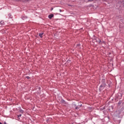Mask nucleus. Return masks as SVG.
<instances>
[{
    "label": "nucleus",
    "instance_id": "2",
    "mask_svg": "<svg viewBox=\"0 0 124 124\" xmlns=\"http://www.w3.org/2000/svg\"><path fill=\"white\" fill-rule=\"evenodd\" d=\"M53 17H54V15L53 14H51V15H49L48 16V18L49 19H52V18H53Z\"/></svg>",
    "mask_w": 124,
    "mask_h": 124
},
{
    "label": "nucleus",
    "instance_id": "3",
    "mask_svg": "<svg viewBox=\"0 0 124 124\" xmlns=\"http://www.w3.org/2000/svg\"><path fill=\"white\" fill-rule=\"evenodd\" d=\"M96 41L98 43H100L101 42V40L98 38L96 40Z\"/></svg>",
    "mask_w": 124,
    "mask_h": 124
},
{
    "label": "nucleus",
    "instance_id": "7",
    "mask_svg": "<svg viewBox=\"0 0 124 124\" xmlns=\"http://www.w3.org/2000/svg\"><path fill=\"white\" fill-rule=\"evenodd\" d=\"M2 23H3V21H2L0 22V24H2Z\"/></svg>",
    "mask_w": 124,
    "mask_h": 124
},
{
    "label": "nucleus",
    "instance_id": "1",
    "mask_svg": "<svg viewBox=\"0 0 124 124\" xmlns=\"http://www.w3.org/2000/svg\"><path fill=\"white\" fill-rule=\"evenodd\" d=\"M44 34V33H39V36H40V37L41 38H42V37H43V35Z\"/></svg>",
    "mask_w": 124,
    "mask_h": 124
},
{
    "label": "nucleus",
    "instance_id": "10",
    "mask_svg": "<svg viewBox=\"0 0 124 124\" xmlns=\"http://www.w3.org/2000/svg\"><path fill=\"white\" fill-rule=\"evenodd\" d=\"M76 109H77V108H76Z\"/></svg>",
    "mask_w": 124,
    "mask_h": 124
},
{
    "label": "nucleus",
    "instance_id": "5",
    "mask_svg": "<svg viewBox=\"0 0 124 124\" xmlns=\"http://www.w3.org/2000/svg\"><path fill=\"white\" fill-rule=\"evenodd\" d=\"M26 77V78H27V79H30V77L27 76V77Z\"/></svg>",
    "mask_w": 124,
    "mask_h": 124
},
{
    "label": "nucleus",
    "instance_id": "4",
    "mask_svg": "<svg viewBox=\"0 0 124 124\" xmlns=\"http://www.w3.org/2000/svg\"><path fill=\"white\" fill-rule=\"evenodd\" d=\"M20 117H22V114H19L17 115V118H20Z\"/></svg>",
    "mask_w": 124,
    "mask_h": 124
},
{
    "label": "nucleus",
    "instance_id": "8",
    "mask_svg": "<svg viewBox=\"0 0 124 124\" xmlns=\"http://www.w3.org/2000/svg\"><path fill=\"white\" fill-rule=\"evenodd\" d=\"M4 124H6V122H4Z\"/></svg>",
    "mask_w": 124,
    "mask_h": 124
},
{
    "label": "nucleus",
    "instance_id": "6",
    "mask_svg": "<svg viewBox=\"0 0 124 124\" xmlns=\"http://www.w3.org/2000/svg\"><path fill=\"white\" fill-rule=\"evenodd\" d=\"M93 0H89V1H93Z\"/></svg>",
    "mask_w": 124,
    "mask_h": 124
},
{
    "label": "nucleus",
    "instance_id": "9",
    "mask_svg": "<svg viewBox=\"0 0 124 124\" xmlns=\"http://www.w3.org/2000/svg\"><path fill=\"white\" fill-rule=\"evenodd\" d=\"M0 124H2V123H1V122H0Z\"/></svg>",
    "mask_w": 124,
    "mask_h": 124
}]
</instances>
